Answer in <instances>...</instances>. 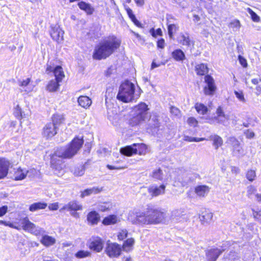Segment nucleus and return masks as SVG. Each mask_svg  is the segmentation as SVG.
<instances>
[{"mask_svg": "<svg viewBox=\"0 0 261 261\" xmlns=\"http://www.w3.org/2000/svg\"><path fill=\"white\" fill-rule=\"evenodd\" d=\"M103 247V241L99 237L92 238L89 242V248L97 252H100Z\"/></svg>", "mask_w": 261, "mask_h": 261, "instance_id": "13", "label": "nucleus"}, {"mask_svg": "<svg viewBox=\"0 0 261 261\" xmlns=\"http://www.w3.org/2000/svg\"><path fill=\"white\" fill-rule=\"evenodd\" d=\"M150 32L154 37H156L157 36L162 35V31L161 29H158L156 31H155L154 29H151Z\"/></svg>", "mask_w": 261, "mask_h": 261, "instance_id": "56", "label": "nucleus"}, {"mask_svg": "<svg viewBox=\"0 0 261 261\" xmlns=\"http://www.w3.org/2000/svg\"><path fill=\"white\" fill-rule=\"evenodd\" d=\"M112 207L113 205L112 204V203L107 202L99 204L98 205V209L99 211H100L101 212H105L112 209Z\"/></svg>", "mask_w": 261, "mask_h": 261, "instance_id": "45", "label": "nucleus"}, {"mask_svg": "<svg viewBox=\"0 0 261 261\" xmlns=\"http://www.w3.org/2000/svg\"><path fill=\"white\" fill-rule=\"evenodd\" d=\"M133 115V117L129 120V123L132 126L141 125L148 120V118H143L141 116H140L137 115Z\"/></svg>", "mask_w": 261, "mask_h": 261, "instance_id": "19", "label": "nucleus"}, {"mask_svg": "<svg viewBox=\"0 0 261 261\" xmlns=\"http://www.w3.org/2000/svg\"><path fill=\"white\" fill-rule=\"evenodd\" d=\"M187 122L189 125L193 127H196L198 124L197 120L194 117L189 118L187 120Z\"/></svg>", "mask_w": 261, "mask_h": 261, "instance_id": "55", "label": "nucleus"}, {"mask_svg": "<svg viewBox=\"0 0 261 261\" xmlns=\"http://www.w3.org/2000/svg\"><path fill=\"white\" fill-rule=\"evenodd\" d=\"M84 143L82 139L74 138L69 146L66 148H62L58 149L51 158V164L54 169V173L60 176L63 175L64 170L60 166L55 165V157H59L63 159H70L77 153Z\"/></svg>", "mask_w": 261, "mask_h": 261, "instance_id": "2", "label": "nucleus"}, {"mask_svg": "<svg viewBox=\"0 0 261 261\" xmlns=\"http://www.w3.org/2000/svg\"><path fill=\"white\" fill-rule=\"evenodd\" d=\"M148 108L147 106L144 102H141L136 106L133 110V115L141 116L143 118H148L150 117L147 111Z\"/></svg>", "mask_w": 261, "mask_h": 261, "instance_id": "12", "label": "nucleus"}, {"mask_svg": "<svg viewBox=\"0 0 261 261\" xmlns=\"http://www.w3.org/2000/svg\"><path fill=\"white\" fill-rule=\"evenodd\" d=\"M140 96V91H135L134 84L126 80L119 88L117 98L123 102L136 101Z\"/></svg>", "mask_w": 261, "mask_h": 261, "instance_id": "4", "label": "nucleus"}, {"mask_svg": "<svg viewBox=\"0 0 261 261\" xmlns=\"http://www.w3.org/2000/svg\"><path fill=\"white\" fill-rule=\"evenodd\" d=\"M118 221V217L112 215L105 217L102 220V224L105 225H112L116 223Z\"/></svg>", "mask_w": 261, "mask_h": 261, "instance_id": "29", "label": "nucleus"}, {"mask_svg": "<svg viewBox=\"0 0 261 261\" xmlns=\"http://www.w3.org/2000/svg\"><path fill=\"white\" fill-rule=\"evenodd\" d=\"M47 206V204L45 202H35L30 206L29 210L31 212H35L39 210L45 209Z\"/></svg>", "mask_w": 261, "mask_h": 261, "instance_id": "34", "label": "nucleus"}, {"mask_svg": "<svg viewBox=\"0 0 261 261\" xmlns=\"http://www.w3.org/2000/svg\"><path fill=\"white\" fill-rule=\"evenodd\" d=\"M85 172V168L83 166H81L75 168L74 170V174L75 176H80L83 175Z\"/></svg>", "mask_w": 261, "mask_h": 261, "instance_id": "50", "label": "nucleus"}, {"mask_svg": "<svg viewBox=\"0 0 261 261\" xmlns=\"http://www.w3.org/2000/svg\"><path fill=\"white\" fill-rule=\"evenodd\" d=\"M126 10L127 15H128L130 19H132L133 18H134L135 17H136L135 15L133 14V12L131 9L127 7V8H126Z\"/></svg>", "mask_w": 261, "mask_h": 261, "instance_id": "62", "label": "nucleus"}, {"mask_svg": "<svg viewBox=\"0 0 261 261\" xmlns=\"http://www.w3.org/2000/svg\"><path fill=\"white\" fill-rule=\"evenodd\" d=\"M255 177L256 173L254 170H249L247 171L246 173V177L249 180L252 181L254 180Z\"/></svg>", "mask_w": 261, "mask_h": 261, "instance_id": "49", "label": "nucleus"}, {"mask_svg": "<svg viewBox=\"0 0 261 261\" xmlns=\"http://www.w3.org/2000/svg\"><path fill=\"white\" fill-rule=\"evenodd\" d=\"M64 120V116L62 114H56L52 117V123H54L58 127Z\"/></svg>", "mask_w": 261, "mask_h": 261, "instance_id": "35", "label": "nucleus"}, {"mask_svg": "<svg viewBox=\"0 0 261 261\" xmlns=\"http://www.w3.org/2000/svg\"><path fill=\"white\" fill-rule=\"evenodd\" d=\"M120 44L119 39L114 36H110L95 47L93 57L96 60L106 59L118 49Z\"/></svg>", "mask_w": 261, "mask_h": 261, "instance_id": "3", "label": "nucleus"}, {"mask_svg": "<svg viewBox=\"0 0 261 261\" xmlns=\"http://www.w3.org/2000/svg\"><path fill=\"white\" fill-rule=\"evenodd\" d=\"M147 146L144 144H133L132 145L126 146L120 149V152L126 156L133 154H145L146 153Z\"/></svg>", "mask_w": 261, "mask_h": 261, "instance_id": "5", "label": "nucleus"}, {"mask_svg": "<svg viewBox=\"0 0 261 261\" xmlns=\"http://www.w3.org/2000/svg\"><path fill=\"white\" fill-rule=\"evenodd\" d=\"M87 219L89 223L91 225H95L99 221L100 216L96 212L92 211L88 213Z\"/></svg>", "mask_w": 261, "mask_h": 261, "instance_id": "20", "label": "nucleus"}, {"mask_svg": "<svg viewBox=\"0 0 261 261\" xmlns=\"http://www.w3.org/2000/svg\"><path fill=\"white\" fill-rule=\"evenodd\" d=\"M135 240L133 238H129L126 240L122 245V249L124 251L129 252L133 250Z\"/></svg>", "mask_w": 261, "mask_h": 261, "instance_id": "32", "label": "nucleus"}, {"mask_svg": "<svg viewBox=\"0 0 261 261\" xmlns=\"http://www.w3.org/2000/svg\"><path fill=\"white\" fill-rule=\"evenodd\" d=\"M19 90L23 94H28L32 92L34 88L33 82H31L30 78H27L21 81H19Z\"/></svg>", "mask_w": 261, "mask_h": 261, "instance_id": "11", "label": "nucleus"}, {"mask_svg": "<svg viewBox=\"0 0 261 261\" xmlns=\"http://www.w3.org/2000/svg\"><path fill=\"white\" fill-rule=\"evenodd\" d=\"M20 223L21 227L24 230L36 236L40 234L43 231L41 228L31 222L27 217L22 219Z\"/></svg>", "mask_w": 261, "mask_h": 261, "instance_id": "6", "label": "nucleus"}, {"mask_svg": "<svg viewBox=\"0 0 261 261\" xmlns=\"http://www.w3.org/2000/svg\"><path fill=\"white\" fill-rule=\"evenodd\" d=\"M204 81L206 85L204 87L203 91L205 95H212L216 90L213 78L207 75L204 77Z\"/></svg>", "mask_w": 261, "mask_h": 261, "instance_id": "10", "label": "nucleus"}, {"mask_svg": "<svg viewBox=\"0 0 261 261\" xmlns=\"http://www.w3.org/2000/svg\"><path fill=\"white\" fill-rule=\"evenodd\" d=\"M256 192V188L252 186H250L247 188V195L249 198H252V196Z\"/></svg>", "mask_w": 261, "mask_h": 261, "instance_id": "52", "label": "nucleus"}, {"mask_svg": "<svg viewBox=\"0 0 261 261\" xmlns=\"http://www.w3.org/2000/svg\"><path fill=\"white\" fill-rule=\"evenodd\" d=\"M8 211V206L6 205L0 207V217L5 215Z\"/></svg>", "mask_w": 261, "mask_h": 261, "instance_id": "61", "label": "nucleus"}, {"mask_svg": "<svg viewBox=\"0 0 261 261\" xmlns=\"http://www.w3.org/2000/svg\"><path fill=\"white\" fill-rule=\"evenodd\" d=\"M157 46L161 48H164L165 47V41L163 39L159 40L157 42Z\"/></svg>", "mask_w": 261, "mask_h": 261, "instance_id": "64", "label": "nucleus"}, {"mask_svg": "<svg viewBox=\"0 0 261 261\" xmlns=\"http://www.w3.org/2000/svg\"><path fill=\"white\" fill-rule=\"evenodd\" d=\"M67 210L68 211H76L82 210V205L78 202L72 201H70L60 210V211H63Z\"/></svg>", "mask_w": 261, "mask_h": 261, "instance_id": "16", "label": "nucleus"}, {"mask_svg": "<svg viewBox=\"0 0 261 261\" xmlns=\"http://www.w3.org/2000/svg\"><path fill=\"white\" fill-rule=\"evenodd\" d=\"M58 127L52 122L48 123L43 128V135L46 138H51L57 133Z\"/></svg>", "mask_w": 261, "mask_h": 261, "instance_id": "14", "label": "nucleus"}, {"mask_svg": "<svg viewBox=\"0 0 261 261\" xmlns=\"http://www.w3.org/2000/svg\"><path fill=\"white\" fill-rule=\"evenodd\" d=\"M195 109L197 112L201 115H204L207 111V107L201 103H196Z\"/></svg>", "mask_w": 261, "mask_h": 261, "instance_id": "43", "label": "nucleus"}, {"mask_svg": "<svg viewBox=\"0 0 261 261\" xmlns=\"http://www.w3.org/2000/svg\"><path fill=\"white\" fill-rule=\"evenodd\" d=\"M193 180L194 178L192 177V175L187 173H184L181 175H178L177 177V181L179 182L182 187L186 186Z\"/></svg>", "mask_w": 261, "mask_h": 261, "instance_id": "17", "label": "nucleus"}, {"mask_svg": "<svg viewBox=\"0 0 261 261\" xmlns=\"http://www.w3.org/2000/svg\"><path fill=\"white\" fill-rule=\"evenodd\" d=\"M238 60L239 61L240 64L243 67H246L247 66V62L246 60L243 57H242L241 55H239Z\"/></svg>", "mask_w": 261, "mask_h": 261, "instance_id": "57", "label": "nucleus"}, {"mask_svg": "<svg viewBox=\"0 0 261 261\" xmlns=\"http://www.w3.org/2000/svg\"><path fill=\"white\" fill-rule=\"evenodd\" d=\"M208 140L213 141V145L216 149H218L223 143L222 138L217 135H211L210 136Z\"/></svg>", "mask_w": 261, "mask_h": 261, "instance_id": "24", "label": "nucleus"}, {"mask_svg": "<svg viewBox=\"0 0 261 261\" xmlns=\"http://www.w3.org/2000/svg\"><path fill=\"white\" fill-rule=\"evenodd\" d=\"M253 217L261 223V210L259 211L253 210Z\"/></svg>", "mask_w": 261, "mask_h": 261, "instance_id": "58", "label": "nucleus"}, {"mask_svg": "<svg viewBox=\"0 0 261 261\" xmlns=\"http://www.w3.org/2000/svg\"><path fill=\"white\" fill-rule=\"evenodd\" d=\"M41 243L45 246H50L54 245L56 243V239L48 235L43 236L41 240Z\"/></svg>", "mask_w": 261, "mask_h": 261, "instance_id": "31", "label": "nucleus"}, {"mask_svg": "<svg viewBox=\"0 0 261 261\" xmlns=\"http://www.w3.org/2000/svg\"><path fill=\"white\" fill-rule=\"evenodd\" d=\"M228 143L231 144L232 147H239L240 143L239 141L234 137H229L227 140Z\"/></svg>", "mask_w": 261, "mask_h": 261, "instance_id": "47", "label": "nucleus"}, {"mask_svg": "<svg viewBox=\"0 0 261 261\" xmlns=\"http://www.w3.org/2000/svg\"><path fill=\"white\" fill-rule=\"evenodd\" d=\"M53 72L56 77L55 80L61 82L65 76L62 68L60 66H57L55 68Z\"/></svg>", "mask_w": 261, "mask_h": 261, "instance_id": "27", "label": "nucleus"}, {"mask_svg": "<svg viewBox=\"0 0 261 261\" xmlns=\"http://www.w3.org/2000/svg\"><path fill=\"white\" fill-rule=\"evenodd\" d=\"M172 57L176 61H182L185 59L184 53L179 49L174 50L172 53Z\"/></svg>", "mask_w": 261, "mask_h": 261, "instance_id": "33", "label": "nucleus"}, {"mask_svg": "<svg viewBox=\"0 0 261 261\" xmlns=\"http://www.w3.org/2000/svg\"><path fill=\"white\" fill-rule=\"evenodd\" d=\"M166 186L164 185H161L159 186L156 185H152L148 187L142 188V190L147 191L149 196L151 197H157L165 193Z\"/></svg>", "mask_w": 261, "mask_h": 261, "instance_id": "8", "label": "nucleus"}, {"mask_svg": "<svg viewBox=\"0 0 261 261\" xmlns=\"http://www.w3.org/2000/svg\"><path fill=\"white\" fill-rule=\"evenodd\" d=\"M182 216V212L180 210H175L171 212V219L173 220L178 221Z\"/></svg>", "mask_w": 261, "mask_h": 261, "instance_id": "44", "label": "nucleus"}, {"mask_svg": "<svg viewBox=\"0 0 261 261\" xmlns=\"http://www.w3.org/2000/svg\"><path fill=\"white\" fill-rule=\"evenodd\" d=\"M121 246L117 243L107 242L105 252L110 257L115 258L119 257L121 254Z\"/></svg>", "mask_w": 261, "mask_h": 261, "instance_id": "7", "label": "nucleus"}, {"mask_svg": "<svg viewBox=\"0 0 261 261\" xmlns=\"http://www.w3.org/2000/svg\"><path fill=\"white\" fill-rule=\"evenodd\" d=\"M152 176L156 179L160 180L163 179V173L160 169L154 170L152 172Z\"/></svg>", "mask_w": 261, "mask_h": 261, "instance_id": "46", "label": "nucleus"}, {"mask_svg": "<svg viewBox=\"0 0 261 261\" xmlns=\"http://www.w3.org/2000/svg\"><path fill=\"white\" fill-rule=\"evenodd\" d=\"M78 6L81 9L84 10L88 14H91L93 12L94 9L91 5L84 2H80Z\"/></svg>", "mask_w": 261, "mask_h": 261, "instance_id": "36", "label": "nucleus"}, {"mask_svg": "<svg viewBox=\"0 0 261 261\" xmlns=\"http://www.w3.org/2000/svg\"><path fill=\"white\" fill-rule=\"evenodd\" d=\"M195 70L197 74L199 75H205L208 72L207 65L203 63L197 65L195 67Z\"/></svg>", "mask_w": 261, "mask_h": 261, "instance_id": "30", "label": "nucleus"}, {"mask_svg": "<svg viewBox=\"0 0 261 261\" xmlns=\"http://www.w3.org/2000/svg\"><path fill=\"white\" fill-rule=\"evenodd\" d=\"M248 12L250 14L251 18L253 21L255 22H258L259 21V17L251 10L250 8H247Z\"/></svg>", "mask_w": 261, "mask_h": 261, "instance_id": "51", "label": "nucleus"}, {"mask_svg": "<svg viewBox=\"0 0 261 261\" xmlns=\"http://www.w3.org/2000/svg\"><path fill=\"white\" fill-rule=\"evenodd\" d=\"M165 63L164 62H160L159 63H156V62H154V61H153L151 66V69H153L155 68L160 66L161 65H165Z\"/></svg>", "mask_w": 261, "mask_h": 261, "instance_id": "63", "label": "nucleus"}, {"mask_svg": "<svg viewBox=\"0 0 261 261\" xmlns=\"http://www.w3.org/2000/svg\"><path fill=\"white\" fill-rule=\"evenodd\" d=\"M48 208L50 211H56L59 208V203L58 202L50 203L48 205Z\"/></svg>", "mask_w": 261, "mask_h": 261, "instance_id": "60", "label": "nucleus"}, {"mask_svg": "<svg viewBox=\"0 0 261 261\" xmlns=\"http://www.w3.org/2000/svg\"><path fill=\"white\" fill-rule=\"evenodd\" d=\"M64 32L59 25H55L51 26L50 35L53 39L55 41L58 43L62 42L64 39Z\"/></svg>", "mask_w": 261, "mask_h": 261, "instance_id": "9", "label": "nucleus"}, {"mask_svg": "<svg viewBox=\"0 0 261 261\" xmlns=\"http://www.w3.org/2000/svg\"><path fill=\"white\" fill-rule=\"evenodd\" d=\"M168 24V32L169 37L172 39L173 37L174 34L178 31L179 27L175 24Z\"/></svg>", "mask_w": 261, "mask_h": 261, "instance_id": "39", "label": "nucleus"}, {"mask_svg": "<svg viewBox=\"0 0 261 261\" xmlns=\"http://www.w3.org/2000/svg\"><path fill=\"white\" fill-rule=\"evenodd\" d=\"M210 191V188L206 186H199L195 188V192L199 197H204Z\"/></svg>", "mask_w": 261, "mask_h": 261, "instance_id": "26", "label": "nucleus"}, {"mask_svg": "<svg viewBox=\"0 0 261 261\" xmlns=\"http://www.w3.org/2000/svg\"><path fill=\"white\" fill-rule=\"evenodd\" d=\"M59 83L58 81L52 80L49 81L47 86V90L49 92H54L57 91L59 87Z\"/></svg>", "mask_w": 261, "mask_h": 261, "instance_id": "37", "label": "nucleus"}, {"mask_svg": "<svg viewBox=\"0 0 261 261\" xmlns=\"http://www.w3.org/2000/svg\"><path fill=\"white\" fill-rule=\"evenodd\" d=\"M233 150L234 153L238 154L243 155L244 154L243 149L242 147L239 145V147H234L233 148Z\"/></svg>", "mask_w": 261, "mask_h": 261, "instance_id": "59", "label": "nucleus"}, {"mask_svg": "<svg viewBox=\"0 0 261 261\" xmlns=\"http://www.w3.org/2000/svg\"><path fill=\"white\" fill-rule=\"evenodd\" d=\"M216 114L217 116L215 117V119L217 121V122L220 123H224L226 121L228 120V116L225 115L220 107H219L217 109Z\"/></svg>", "mask_w": 261, "mask_h": 261, "instance_id": "23", "label": "nucleus"}, {"mask_svg": "<svg viewBox=\"0 0 261 261\" xmlns=\"http://www.w3.org/2000/svg\"><path fill=\"white\" fill-rule=\"evenodd\" d=\"M79 104L84 108H89L91 103V100L86 96H81L78 98Z\"/></svg>", "mask_w": 261, "mask_h": 261, "instance_id": "28", "label": "nucleus"}, {"mask_svg": "<svg viewBox=\"0 0 261 261\" xmlns=\"http://www.w3.org/2000/svg\"><path fill=\"white\" fill-rule=\"evenodd\" d=\"M166 218V213L152 205H148L143 212L138 210L130 211L128 219L136 225H155L162 222Z\"/></svg>", "mask_w": 261, "mask_h": 261, "instance_id": "1", "label": "nucleus"}, {"mask_svg": "<svg viewBox=\"0 0 261 261\" xmlns=\"http://www.w3.org/2000/svg\"><path fill=\"white\" fill-rule=\"evenodd\" d=\"M102 190V188L93 187L92 188L87 189L81 192V197L84 198L92 194H97L100 192Z\"/></svg>", "mask_w": 261, "mask_h": 261, "instance_id": "25", "label": "nucleus"}, {"mask_svg": "<svg viewBox=\"0 0 261 261\" xmlns=\"http://www.w3.org/2000/svg\"><path fill=\"white\" fill-rule=\"evenodd\" d=\"M10 161L5 158H0V179L5 178L8 174L10 166Z\"/></svg>", "mask_w": 261, "mask_h": 261, "instance_id": "15", "label": "nucleus"}, {"mask_svg": "<svg viewBox=\"0 0 261 261\" xmlns=\"http://www.w3.org/2000/svg\"><path fill=\"white\" fill-rule=\"evenodd\" d=\"M179 42L183 45L189 46L191 44V41L188 34H180L179 38Z\"/></svg>", "mask_w": 261, "mask_h": 261, "instance_id": "38", "label": "nucleus"}, {"mask_svg": "<svg viewBox=\"0 0 261 261\" xmlns=\"http://www.w3.org/2000/svg\"><path fill=\"white\" fill-rule=\"evenodd\" d=\"M226 258L229 261H237L240 258V256L238 252L231 250L229 253L226 256Z\"/></svg>", "mask_w": 261, "mask_h": 261, "instance_id": "41", "label": "nucleus"}, {"mask_svg": "<svg viewBox=\"0 0 261 261\" xmlns=\"http://www.w3.org/2000/svg\"><path fill=\"white\" fill-rule=\"evenodd\" d=\"M225 249L214 248L210 249L207 253V257L209 261H216L220 254L224 251Z\"/></svg>", "mask_w": 261, "mask_h": 261, "instance_id": "18", "label": "nucleus"}, {"mask_svg": "<svg viewBox=\"0 0 261 261\" xmlns=\"http://www.w3.org/2000/svg\"><path fill=\"white\" fill-rule=\"evenodd\" d=\"M91 253L88 250H81L78 251L74 255L75 257L79 259L85 258L90 257Z\"/></svg>", "mask_w": 261, "mask_h": 261, "instance_id": "40", "label": "nucleus"}, {"mask_svg": "<svg viewBox=\"0 0 261 261\" xmlns=\"http://www.w3.org/2000/svg\"><path fill=\"white\" fill-rule=\"evenodd\" d=\"M213 217V214L210 211H205L202 213L199 217L200 220L202 224H207L211 221Z\"/></svg>", "mask_w": 261, "mask_h": 261, "instance_id": "22", "label": "nucleus"}, {"mask_svg": "<svg viewBox=\"0 0 261 261\" xmlns=\"http://www.w3.org/2000/svg\"><path fill=\"white\" fill-rule=\"evenodd\" d=\"M170 112L172 114V115L175 117H178L180 116V110L175 107H171L170 108Z\"/></svg>", "mask_w": 261, "mask_h": 261, "instance_id": "53", "label": "nucleus"}, {"mask_svg": "<svg viewBox=\"0 0 261 261\" xmlns=\"http://www.w3.org/2000/svg\"><path fill=\"white\" fill-rule=\"evenodd\" d=\"M228 27L229 28L232 29L233 31L237 32L239 31L241 27V24L239 20L234 19L229 23Z\"/></svg>", "mask_w": 261, "mask_h": 261, "instance_id": "42", "label": "nucleus"}, {"mask_svg": "<svg viewBox=\"0 0 261 261\" xmlns=\"http://www.w3.org/2000/svg\"><path fill=\"white\" fill-rule=\"evenodd\" d=\"M29 173V171L25 169L19 168L14 173V178L15 180H20L24 179Z\"/></svg>", "mask_w": 261, "mask_h": 261, "instance_id": "21", "label": "nucleus"}, {"mask_svg": "<svg viewBox=\"0 0 261 261\" xmlns=\"http://www.w3.org/2000/svg\"><path fill=\"white\" fill-rule=\"evenodd\" d=\"M234 94L236 97L241 102H245L246 99L244 97L243 92L242 90L240 91H234Z\"/></svg>", "mask_w": 261, "mask_h": 261, "instance_id": "48", "label": "nucleus"}, {"mask_svg": "<svg viewBox=\"0 0 261 261\" xmlns=\"http://www.w3.org/2000/svg\"><path fill=\"white\" fill-rule=\"evenodd\" d=\"M127 231L126 229L121 230L118 234V239L119 240H123L126 238Z\"/></svg>", "mask_w": 261, "mask_h": 261, "instance_id": "54", "label": "nucleus"}]
</instances>
